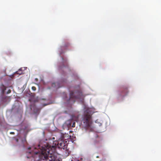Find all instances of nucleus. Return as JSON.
<instances>
[{
	"label": "nucleus",
	"mask_w": 161,
	"mask_h": 161,
	"mask_svg": "<svg viewBox=\"0 0 161 161\" xmlns=\"http://www.w3.org/2000/svg\"><path fill=\"white\" fill-rule=\"evenodd\" d=\"M32 89L33 91H35L36 90V88L35 86H32Z\"/></svg>",
	"instance_id": "nucleus-10"
},
{
	"label": "nucleus",
	"mask_w": 161,
	"mask_h": 161,
	"mask_svg": "<svg viewBox=\"0 0 161 161\" xmlns=\"http://www.w3.org/2000/svg\"><path fill=\"white\" fill-rule=\"evenodd\" d=\"M15 73L19 75H21L23 74L22 71L20 69H19L18 71L16 72Z\"/></svg>",
	"instance_id": "nucleus-9"
},
{
	"label": "nucleus",
	"mask_w": 161,
	"mask_h": 161,
	"mask_svg": "<svg viewBox=\"0 0 161 161\" xmlns=\"http://www.w3.org/2000/svg\"><path fill=\"white\" fill-rule=\"evenodd\" d=\"M28 149L33 150L29 153L31 154L33 158H35L37 156H38V161H59V158L55 155V154L52 153L53 152L50 150H55V147L54 146L50 145L47 144L45 145L41 146L40 145H38L37 147H29Z\"/></svg>",
	"instance_id": "nucleus-1"
},
{
	"label": "nucleus",
	"mask_w": 161,
	"mask_h": 161,
	"mask_svg": "<svg viewBox=\"0 0 161 161\" xmlns=\"http://www.w3.org/2000/svg\"><path fill=\"white\" fill-rule=\"evenodd\" d=\"M82 95V93L80 91H77L75 92L71 91L70 93L69 98L68 101L71 103H73L76 99L80 98Z\"/></svg>",
	"instance_id": "nucleus-3"
},
{
	"label": "nucleus",
	"mask_w": 161,
	"mask_h": 161,
	"mask_svg": "<svg viewBox=\"0 0 161 161\" xmlns=\"http://www.w3.org/2000/svg\"><path fill=\"white\" fill-rule=\"evenodd\" d=\"M81 123L83 126L86 129H90L92 131L91 125L92 123V115L89 109H87L84 111L82 116Z\"/></svg>",
	"instance_id": "nucleus-2"
},
{
	"label": "nucleus",
	"mask_w": 161,
	"mask_h": 161,
	"mask_svg": "<svg viewBox=\"0 0 161 161\" xmlns=\"http://www.w3.org/2000/svg\"><path fill=\"white\" fill-rule=\"evenodd\" d=\"M36 80H38L37 79V78H36Z\"/></svg>",
	"instance_id": "nucleus-19"
},
{
	"label": "nucleus",
	"mask_w": 161,
	"mask_h": 161,
	"mask_svg": "<svg viewBox=\"0 0 161 161\" xmlns=\"http://www.w3.org/2000/svg\"><path fill=\"white\" fill-rule=\"evenodd\" d=\"M15 141H16L17 142H18V141H19V140L17 138V139H15Z\"/></svg>",
	"instance_id": "nucleus-13"
},
{
	"label": "nucleus",
	"mask_w": 161,
	"mask_h": 161,
	"mask_svg": "<svg viewBox=\"0 0 161 161\" xmlns=\"http://www.w3.org/2000/svg\"><path fill=\"white\" fill-rule=\"evenodd\" d=\"M11 134H14V132H10Z\"/></svg>",
	"instance_id": "nucleus-14"
},
{
	"label": "nucleus",
	"mask_w": 161,
	"mask_h": 161,
	"mask_svg": "<svg viewBox=\"0 0 161 161\" xmlns=\"http://www.w3.org/2000/svg\"><path fill=\"white\" fill-rule=\"evenodd\" d=\"M71 161H73V160H71Z\"/></svg>",
	"instance_id": "nucleus-20"
},
{
	"label": "nucleus",
	"mask_w": 161,
	"mask_h": 161,
	"mask_svg": "<svg viewBox=\"0 0 161 161\" xmlns=\"http://www.w3.org/2000/svg\"><path fill=\"white\" fill-rule=\"evenodd\" d=\"M11 90L10 89H9L8 90V91H7V94H9L10 93H11Z\"/></svg>",
	"instance_id": "nucleus-12"
},
{
	"label": "nucleus",
	"mask_w": 161,
	"mask_h": 161,
	"mask_svg": "<svg viewBox=\"0 0 161 161\" xmlns=\"http://www.w3.org/2000/svg\"><path fill=\"white\" fill-rule=\"evenodd\" d=\"M25 141V142H26V139H24V140H22V141Z\"/></svg>",
	"instance_id": "nucleus-15"
},
{
	"label": "nucleus",
	"mask_w": 161,
	"mask_h": 161,
	"mask_svg": "<svg viewBox=\"0 0 161 161\" xmlns=\"http://www.w3.org/2000/svg\"><path fill=\"white\" fill-rule=\"evenodd\" d=\"M99 157V156H96V158H98Z\"/></svg>",
	"instance_id": "nucleus-17"
},
{
	"label": "nucleus",
	"mask_w": 161,
	"mask_h": 161,
	"mask_svg": "<svg viewBox=\"0 0 161 161\" xmlns=\"http://www.w3.org/2000/svg\"><path fill=\"white\" fill-rule=\"evenodd\" d=\"M75 122H73V123H72V126L73 127H74L75 126Z\"/></svg>",
	"instance_id": "nucleus-11"
},
{
	"label": "nucleus",
	"mask_w": 161,
	"mask_h": 161,
	"mask_svg": "<svg viewBox=\"0 0 161 161\" xmlns=\"http://www.w3.org/2000/svg\"><path fill=\"white\" fill-rule=\"evenodd\" d=\"M62 60H64V58H62Z\"/></svg>",
	"instance_id": "nucleus-18"
},
{
	"label": "nucleus",
	"mask_w": 161,
	"mask_h": 161,
	"mask_svg": "<svg viewBox=\"0 0 161 161\" xmlns=\"http://www.w3.org/2000/svg\"><path fill=\"white\" fill-rule=\"evenodd\" d=\"M47 105V104H43V107H44L45 106Z\"/></svg>",
	"instance_id": "nucleus-16"
},
{
	"label": "nucleus",
	"mask_w": 161,
	"mask_h": 161,
	"mask_svg": "<svg viewBox=\"0 0 161 161\" xmlns=\"http://www.w3.org/2000/svg\"><path fill=\"white\" fill-rule=\"evenodd\" d=\"M121 92L122 96H125L128 93V90L127 87H123L121 89Z\"/></svg>",
	"instance_id": "nucleus-5"
},
{
	"label": "nucleus",
	"mask_w": 161,
	"mask_h": 161,
	"mask_svg": "<svg viewBox=\"0 0 161 161\" xmlns=\"http://www.w3.org/2000/svg\"><path fill=\"white\" fill-rule=\"evenodd\" d=\"M57 146L59 148L62 149L64 150V152L65 153L64 155L65 156H68L70 153L69 149L68 148V145L64 142L62 141H58V142Z\"/></svg>",
	"instance_id": "nucleus-4"
},
{
	"label": "nucleus",
	"mask_w": 161,
	"mask_h": 161,
	"mask_svg": "<svg viewBox=\"0 0 161 161\" xmlns=\"http://www.w3.org/2000/svg\"><path fill=\"white\" fill-rule=\"evenodd\" d=\"M52 86L53 87H56L57 88H59L61 87L59 86V83L58 82L53 83Z\"/></svg>",
	"instance_id": "nucleus-6"
},
{
	"label": "nucleus",
	"mask_w": 161,
	"mask_h": 161,
	"mask_svg": "<svg viewBox=\"0 0 161 161\" xmlns=\"http://www.w3.org/2000/svg\"><path fill=\"white\" fill-rule=\"evenodd\" d=\"M41 109V108H37L35 106L34 108L33 109L34 112L35 113L37 114V113H38L40 112Z\"/></svg>",
	"instance_id": "nucleus-8"
},
{
	"label": "nucleus",
	"mask_w": 161,
	"mask_h": 161,
	"mask_svg": "<svg viewBox=\"0 0 161 161\" xmlns=\"http://www.w3.org/2000/svg\"><path fill=\"white\" fill-rule=\"evenodd\" d=\"M1 88L2 90L1 93L2 94H4L5 93V90H6V87L3 85H2Z\"/></svg>",
	"instance_id": "nucleus-7"
}]
</instances>
